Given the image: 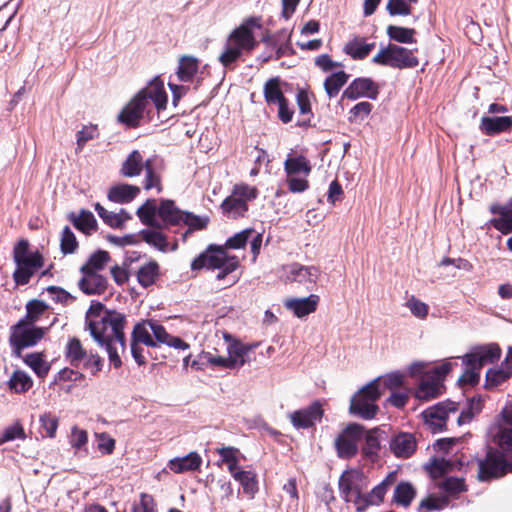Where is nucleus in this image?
Masks as SVG:
<instances>
[{
    "mask_svg": "<svg viewBox=\"0 0 512 512\" xmlns=\"http://www.w3.org/2000/svg\"><path fill=\"white\" fill-rule=\"evenodd\" d=\"M25 363L36 373L38 377H45L49 370L50 364L42 353H30L24 358Z\"/></svg>",
    "mask_w": 512,
    "mask_h": 512,
    "instance_id": "45",
    "label": "nucleus"
},
{
    "mask_svg": "<svg viewBox=\"0 0 512 512\" xmlns=\"http://www.w3.org/2000/svg\"><path fill=\"white\" fill-rule=\"evenodd\" d=\"M390 449L396 457L407 458L415 452V437L410 433L401 432L391 439Z\"/></svg>",
    "mask_w": 512,
    "mask_h": 512,
    "instance_id": "22",
    "label": "nucleus"
},
{
    "mask_svg": "<svg viewBox=\"0 0 512 512\" xmlns=\"http://www.w3.org/2000/svg\"><path fill=\"white\" fill-rule=\"evenodd\" d=\"M512 374V365L505 360L500 367L491 368L486 372V386L496 387L506 381Z\"/></svg>",
    "mask_w": 512,
    "mask_h": 512,
    "instance_id": "37",
    "label": "nucleus"
},
{
    "mask_svg": "<svg viewBox=\"0 0 512 512\" xmlns=\"http://www.w3.org/2000/svg\"><path fill=\"white\" fill-rule=\"evenodd\" d=\"M379 65L389 66L397 69L414 68L418 66L419 60L413 50L395 44H389L382 48L372 59Z\"/></svg>",
    "mask_w": 512,
    "mask_h": 512,
    "instance_id": "11",
    "label": "nucleus"
},
{
    "mask_svg": "<svg viewBox=\"0 0 512 512\" xmlns=\"http://www.w3.org/2000/svg\"><path fill=\"white\" fill-rule=\"evenodd\" d=\"M312 94L305 89H299L296 95V102L299 109L300 119L296 124L300 127H307L310 125L313 117L311 109Z\"/></svg>",
    "mask_w": 512,
    "mask_h": 512,
    "instance_id": "29",
    "label": "nucleus"
},
{
    "mask_svg": "<svg viewBox=\"0 0 512 512\" xmlns=\"http://www.w3.org/2000/svg\"><path fill=\"white\" fill-rule=\"evenodd\" d=\"M512 128V118L509 116L483 117L480 129L486 135H495L509 131Z\"/></svg>",
    "mask_w": 512,
    "mask_h": 512,
    "instance_id": "28",
    "label": "nucleus"
},
{
    "mask_svg": "<svg viewBox=\"0 0 512 512\" xmlns=\"http://www.w3.org/2000/svg\"><path fill=\"white\" fill-rule=\"evenodd\" d=\"M257 195L256 187L244 183L236 184L231 194L221 204L223 214L229 218L243 216L248 210L247 203L255 199Z\"/></svg>",
    "mask_w": 512,
    "mask_h": 512,
    "instance_id": "10",
    "label": "nucleus"
},
{
    "mask_svg": "<svg viewBox=\"0 0 512 512\" xmlns=\"http://www.w3.org/2000/svg\"><path fill=\"white\" fill-rule=\"evenodd\" d=\"M312 166L304 155L290 153V192L302 193L309 188V180L292 179V174L310 175Z\"/></svg>",
    "mask_w": 512,
    "mask_h": 512,
    "instance_id": "17",
    "label": "nucleus"
},
{
    "mask_svg": "<svg viewBox=\"0 0 512 512\" xmlns=\"http://www.w3.org/2000/svg\"><path fill=\"white\" fill-rule=\"evenodd\" d=\"M139 237L147 244L162 252H166L169 248L166 237L158 230L143 229L139 232Z\"/></svg>",
    "mask_w": 512,
    "mask_h": 512,
    "instance_id": "43",
    "label": "nucleus"
},
{
    "mask_svg": "<svg viewBox=\"0 0 512 512\" xmlns=\"http://www.w3.org/2000/svg\"><path fill=\"white\" fill-rule=\"evenodd\" d=\"M70 219L74 226L85 234L96 231L97 221L93 213L88 210H81L79 215H71Z\"/></svg>",
    "mask_w": 512,
    "mask_h": 512,
    "instance_id": "41",
    "label": "nucleus"
},
{
    "mask_svg": "<svg viewBox=\"0 0 512 512\" xmlns=\"http://www.w3.org/2000/svg\"><path fill=\"white\" fill-rule=\"evenodd\" d=\"M386 9L392 16H406L411 13V6L405 0H388Z\"/></svg>",
    "mask_w": 512,
    "mask_h": 512,
    "instance_id": "62",
    "label": "nucleus"
},
{
    "mask_svg": "<svg viewBox=\"0 0 512 512\" xmlns=\"http://www.w3.org/2000/svg\"><path fill=\"white\" fill-rule=\"evenodd\" d=\"M222 338L226 344L227 356H220L213 353L204 354L201 359L205 360L212 367L221 369H239L248 361V355L255 347L234 338L228 332H221Z\"/></svg>",
    "mask_w": 512,
    "mask_h": 512,
    "instance_id": "6",
    "label": "nucleus"
},
{
    "mask_svg": "<svg viewBox=\"0 0 512 512\" xmlns=\"http://www.w3.org/2000/svg\"><path fill=\"white\" fill-rule=\"evenodd\" d=\"M459 410V404L455 402H440L425 409L421 413V416L428 429L433 433H438L442 432L447 427L448 422H450L452 418H455L458 426L469 423L472 420L473 413L470 409Z\"/></svg>",
    "mask_w": 512,
    "mask_h": 512,
    "instance_id": "5",
    "label": "nucleus"
},
{
    "mask_svg": "<svg viewBox=\"0 0 512 512\" xmlns=\"http://www.w3.org/2000/svg\"><path fill=\"white\" fill-rule=\"evenodd\" d=\"M33 381L25 372L16 371L10 379V387L17 393H23L32 387Z\"/></svg>",
    "mask_w": 512,
    "mask_h": 512,
    "instance_id": "54",
    "label": "nucleus"
},
{
    "mask_svg": "<svg viewBox=\"0 0 512 512\" xmlns=\"http://www.w3.org/2000/svg\"><path fill=\"white\" fill-rule=\"evenodd\" d=\"M375 47V43H367L363 38L355 37L348 41L343 51L353 59H364Z\"/></svg>",
    "mask_w": 512,
    "mask_h": 512,
    "instance_id": "33",
    "label": "nucleus"
},
{
    "mask_svg": "<svg viewBox=\"0 0 512 512\" xmlns=\"http://www.w3.org/2000/svg\"><path fill=\"white\" fill-rule=\"evenodd\" d=\"M132 336L131 352L139 365L145 364V357L142 355V350L138 347V343L151 347H155L158 344H166L180 350L189 348L188 343L178 337L169 335L162 325L151 320L138 323L134 327Z\"/></svg>",
    "mask_w": 512,
    "mask_h": 512,
    "instance_id": "4",
    "label": "nucleus"
},
{
    "mask_svg": "<svg viewBox=\"0 0 512 512\" xmlns=\"http://www.w3.org/2000/svg\"><path fill=\"white\" fill-rule=\"evenodd\" d=\"M317 278L318 270L313 266H303L298 263L290 265V281L314 283Z\"/></svg>",
    "mask_w": 512,
    "mask_h": 512,
    "instance_id": "36",
    "label": "nucleus"
},
{
    "mask_svg": "<svg viewBox=\"0 0 512 512\" xmlns=\"http://www.w3.org/2000/svg\"><path fill=\"white\" fill-rule=\"evenodd\" d=\"M27 314L22 321H29L34 325L36 321H38L43 314H45L48 311L47 305L39 300H32L30 301L27 306Z\"/></svg>",
    "mask_w": 512,
    "mask_h": 512,
    "instance_id": "53",
    "label": "nucleus"
},
{
    "mask_svg": "<svg viewBox=\"0 0 512 512\" xmlns=\"http://www.w3.org/2000/svg\"><path fill=\"white\" fill-rule=\"evenodd\" d=\"M185 225L188 226V230L185 233V236L187 233L196 231V230H202L206 228L209 218L207 216H198L194 215L192 213H183V218L181 220Z\"/></svg>",
    "mask_w": 512,
    "mask_h": 512,
    "instance_id": "56",
    "label": "nucleus"
},
{
    "mask_svg": "<svg viewBox=\"0 0 512 512\" xmlns=\"http://www.w3.org/2000/svg\"><path fill=\"white\" fill-rule=\"evenodd\" d=\"M348 78V74L344 71H338L328 76L324 82V88L328 97H335L341 88L347 83Z\"/></svg>",
    "mask_w": 512,
    "mask_h": 512,
    "instance_id": "44",
    "label": "nucleus"
},
{
    "mask_svg": "<svg viewBox=\"0 0 512 512\" xmlns=\"http://www.w3.org/2000/svg\"><path fill=\"white\" fill-rule=\"evenodd\" d=\"M378 96V86L369 78H357L352 81L344 90L342 97L350 100H356L361 97L376 99Z\"/></svg>",
    "mask_w": 512,
    "mask_h": 512,
    "instance_id": "21",
    "label": "nucleus"
},
{
    "mask_svg": "<svg viewBox=\"0 0 512 512\" xmlns=\"http://www.w3.org/2000/svg\"><path fill=\"white\" fill-rule=\"evenodd\" d=\"M66 357L74 366H78L87 358V354L78 339L69 340L66 347Z\"/></svg>",
    "mask_w": 512,
    "mask_h": 512,
    "instance_id": "47",
    "label": "nucleus"
},
{
    "mask_svg": "<svg viewBox=\"0 0 512 512\" xmlns=\"http://www.w3.org/2000/svg\"><path fill=\"white\" fill-rule=\"evenodd\" d=\"M216 453L220 456L219 465H226L231 476L242 469L239 466L240 451L238 448L233 446H224L217 448Z\"/></svg>",
    "mask_w": 512,
    "mask_h": 512,
    "instance_id": "31",
    "label": "nucleus"
},
{
    "mask_svg": "<svg viewBox=\"0 0 512 512\" xmlns=\"http://www.w3.org/2000/svg\"><path fill=\"white\" fill-rule=\"evenodd\" d=\"M501 349L497 344H488L475 347L470 353L462 357L466 366H472L482 369L484 365L494 363L499 360Z\"/></svg>",
    "mask_w": 512,
    "mask_h": 512,
    "instance_id": "16",
    "label": "nucleus"
},
{
    "mask_svg": "<svg viewBox=\"0 0 512 512\" xmlns=\"http://www.w3.org/2000/svg\"><path fill=\"white\" fill-rule=\"evenodd\" d=\"M140 192V188L130 184H117L108 191V199L115 203L131 202Z\"/></svg>",
    "mask_w": 512,
    "mask_h": 512,
    "instance_id": "30",
    "label": "nucleus"
},
{
    "mask_svg": "<svg viewBox=\"0 0 512 512\" xmlns=\"http://www.w3.org/2000/svg\"><path fill=\"white\" fill-rule=\"evenodd\" d=\"M253 233H255L253 229H245L235 234L226 241L224 248L239 249L244 247L247 240L252 237Z\"/></svg>",
    "mask_w": 512,
    "mask_h": 512,
    "instance_id": "60",
    "label": "nucleus"
},
{
    "mask_svg": "<svg viewBox=\"0 0 512 512\" xmlns=\"http://www.w3.org/2000/svg\"><path fill=\"white\" fill-rule=\"evenodd\" d=\"M158 212L155 201L148 200L142 206H140L137 210V215L141 222L148 226L155 225V215Z\"/></svg>",
    "mask_w": 512,
    "mask_h": 512,
    "instance_id": "52",
    "label": "nucleus"
},
{
    "mask_svg": "<svg viewBox=\"0 0 512 512\" xmlns=\"http://www.w3.org/2000/svg\"><path fill=\"white\" fill-rule=\"evenodd\" d=\"M493 441L504 451L512 450V427L499 425L492 431Z\"/></svg>",
    "mask_w": 512,
    "mask_h": 512,
    "instance_id": "49",
    "label": "nucleus"
},
{
    "mask_svg": "<svg viewBox=\"0 0 512 512\" xmlns=\"http://www.w3.org/2000/svg\"><path fill=\"white\" fill-rule=\"evenodd\" d=\"M443 391V383H440L432 378V376L425 373L418 388L416 389L415 396L419 400L429 401L442 395Z\"/></svg>",
    "mask_w": 512,
    "mask_h": 512,
    "instance_id": "24",
    "label": "nucleus"
},
{
    "mask_svg": "<svg viewBox=\"0 0 512 512\" xmlns=\"http://www.w3.org/2000/svg\"><path fill=\"white\" fill-rule=\"evenodd\" d=\"M323 415L322 405L319 402H314L290 414V421L296 429H310L321 421Z\"/></svg>",
    "mask_w": 512,
    "mask_h": 512,
    "instance_id": "18",
    "label": "nucleus"
},
{
    "mask_svg": "<svg viewBox=\"0 0 512 512\" xmlns=\"http://www.w3.org/2000/svg\"><path fill=\"white\" fill-rule=\"evenodd\" d=\"M320 297L316 294H310L307 297L290 298V310L293 314L302 319L314 313L319 305Z\"/></svg>",
    "mask_w": 512,
    "mask_h": 512,
    "instance_id": "23",
    "label": "nucleus"
},
{
    "mask_svg": "<svg viewBox=\"0 0 512 512\" xmlns=\"http://www.w3.org/2000/svg\"><path fill=\"white\" fill-rule=\"evenodd\" d=\"M439 490L443 491L445 496L451 498H457L459 494L467 490L464 480L457 477H448L437 483Z\"/></svg>",
    "mask_w": 512,
    "mask_h": 512,
    "instance_id": "39",
    "label": "nucleus"
},
{
    "mask_svg": "<svg viewBox=\"0 0 512 512\" xmlns=\"http://www.w3.org/2000/svg\"><path fill=\"white\" fill-rule=\"evenodd\" d=\"M339 491L346 502H353L357 508L363 499L364 490L368 486V480L363 471L349 469L344 471L339 478Z\"/></svg>",
    "mask_w": 512,
    "mask_h": 512,
    "instance_id": "12",
    "label": "nucleus"
},
{
    "mask_svg": "<svg viewBox=\"0 0 512 512\" xmlns=\"http://www.w3.org/2000/svg\"><path fill=\"white\" fill-rule=\"evenodd\" d=\"M110 261L109 253L106 251H98L91 255L88 262L82 267V271L96 272L102 270Z\"/></svg>",
    "mask_w": 512,
    "mask_h": 512,
    "instance_id": "51",
    "label": "nucleus"
},
{
    "mask_svg": "<svg viewBox=\"0 0 512 512\" xmlns=\"http://www.w3.org/2000/svg\"><path fill=\"white\" fill-rule=\"evenodd\" d=\"M450 503L449 496L430 494L421 501V507L429 510H442L448 507Z\"/></svg>",
    "mask_w": 512,
    "mask_h": 512,
    "instance_id": "55",
    "label": "nucleus"
},
{
    "mask_svg": "<svg viewBox=\"0 0 512 512\" xmlns=\"http://www.w3.org/2000/svg\"><path fill=\"white\" fill-rule=\"evenodd\" d=\"M229 257L230 255L227 254L224 247L210 245L191 262L190 267L192 271H199L204 268L207 270H216L220 268L223 262Z\"/></svg>",
    "mask_w": 512,
    "mask_h": 512,
    "instance_id": "15",
    "label": "nucleus"
},
{
    "mask_svg": "<svg viewBox=\"0 0 512 512\" xmlns=\"http://www.w3.org/2000/svg\"><path fill=\"white\" fill-rule=\"evenodd\" d=\"M159 275V264L154 260H150L139 268L137 280L142 287H149L156 282Z\"/></svg>",
    "mask_w": 512,
    "mask_h": 512,
    "instance_id": "35",
    "label": "nucleus"
},
{
    "mask_svg": "<svg viewBox=\"0 0 512 512\" xmlns=\"http://www.w3.org/2000/svg\"><path fill=\"white\" fill-rule=\"evenodd\" d=\"M48 327H36L29 321L20 320L12 327L11 345L18 351L37 344L44 336Z\"/></svg>",
    "mask_w": 512,
    "mask_h": 512,
    "instance_id": "13",
    "label": "nucleus"
},
{
    "mask_svg": "<svg viewBox=\"0 0 512 512\" xmlns=\"http://www.w3.org/2000/svg\"><path fill=\"white\" fill-rule=\"evenodd\" d=\"M183 211H180L173 201L164 200L158 208V215L167 224L175 225L181 223Z\"/></svg>",
    "mask_w": 512,
    "mask_h": 512,
    "instance_id": "38",
    "label": "nucleus"
},
{
    "mask_svg": "<svg viewBox=\"0 0 512 512\" xmlns=\"http://www.w3.org/2000/svg\"><path fill=\"white\" fill-rule=\"evenodd\" d=\"M156 157L143 160L138 150L132 151L121 167V173L125 177L139 176L142 170H145L144 188L151 190L155 188L157 192H161L160 164Z\"/></svg>",
    "mask_w": 512,
    "mask_h": 512,
    "instance_id": "8",
    "label": "nucleus"
},
{
    "mask_svg": "<svg viewBox=\"0 0 512 512\" xmlns=\"http://www.w3.org/2000/svg\"><path fill=\"white\" fill-rule=\"evenodd\" d=\"M198 59L193 56H183L179 59L177 75L180 81L189 82L198 71Z\"/></svg>",
    "mask_w": 512,
    "mask_h": 512,
    "instance_id": "40",
    "label": "nucleus"
},
{
    "mask_svg": "<svg viewBox=\"0 0 512 512\" xmlns=\"http://www.w3.org/2000/svg\"><path fill=\"white\" fill-rule=\"evenodd\" d=\"M281 85L282 82L279 77L270 78L264 85V96L268 104H275L278 106L280 119L284 123H288L286 99Z\"/></svg>",
    "mask_w": 512,
    "mask_h": 512,
    "instance_id": "19",
    "label": "nucleus"
},
{
    "mask_svg": "<svg viewBox=\"0 0 512 512\" xmlns=\"http://www.w3.org/2000/svg\"><path fill=\"white\" fill-rule=\"evenodd\" d=\"M2 433L6 442L16 439L24 440L26 438L25 430L19 422H15L12 425L7 426Z\"/></svg>",
    "mask_w": 512,
    "mask_h": 512,
    "instance_id": "63",
    "label": "nucleus"
},
{
    "mask_svg": "<svg viewBox=\"0 0 512 512\" xmlns=\"http://www.w3.org/2000/svg\"><path fill=\"white\" fill-rule=\"evenodd\" d=\"M391 481L389 478L384 479L381 483H379L377 486H375L371 492L364 493L363 499H361V502L358 507V511L364 510L369 505H379L383 499L385 494L388 491L389 486L391 485Z\"/></svg>",
    "mask_w": 512,
    "mask_h": 512,
    "instance_id": "32",
    "label": "nucleus"
},
{
    "mask_svg": "<svg viewBox=\"0 0 512 512\" xmlns=\"http://www.w3.org/2000/svg\"><path fill=\"white\" fill-rule=\"evenodd\" d=\"M168 96L164 84L155 78L146 87L141 89L130 102H128L118 115L119 122L129 127H136L143 118L153 119L157 113L160 121L167 118L162 113L166 110Z\"/></svg>",
    "mask_w": 512,
    "mask_h": 512,
    "instance_id": "2",
    "label": "nucleus"
},
{
    "mask_svg": "<svg viewBox=\"0 0 512 512\" xmlns=\"http://www.w3.org/2000/svg\"><path fill=\"white\" fill-rule=\"evenodd\" d=\"M202 458L197 452H190L184 457H176L168 462V467L174 473L180 474L196 471L200 468Z\"/></svg>",
    "mask_w": 512,
    "mask_h": 512,
    "instance_id": "25",
    "label": "nucleus"
},
{
    "mask_svg": "<svg viewBox=\"0 0 512 512\" xmlns=\"http://www.w3.org/2000/svg\"><path fill=\"white\" fill-rule=\"evenodd\" d=\"M78 243L74 233L69 227H65L61 235V250L63 253H73L77 248Z\"/></svg>",
    "mask_w": 512,
    "mask_h": 512,
    "instance_id": "61",
    "label": "nucleus"
},
{
    "mask_svg": "<svg viewBox=\"0 0 512 512\" xmlns=\"http://www.w3.org/2000/svg\"><path fill=\"white\" fill-rule=\"evenodd\" d=\"M364 437V428L359 424L348 425L335 439V448L340 458H351L358 452V445Z\"/></svg>",
    "mask_w": 512,
    "mask_h": 512,
    "instance_id": "14",
    "label": "nucleus"
},
{
    "mask_svg": "<svg viewBox=\"0 0 512 512\" xmlns=\"http://www.w3.org/2000/svg\"><path fill=\"white\" fill-rule=\"evenodd\" d=\"M387 35L391 40L399 43L412 44L415 43V30L401 26L389 25L387 27Z\"/></svg>",
    "mask_w": 512,
    "mask_h": 512,
    "instance_id": "46",
    "label": "nucleus"
},
{
    "mask_svg": "<svg viewBox=\"0 0 512 512\" xmlns=\"http://www.w3.org/2000/svg\"><path fill=\"white\" fill-rule=\"evenodd\" d=\"M69 443L75 453H87L88 433L86 430L73 426L69 435Z\"/></svg>",
    "mask_w": 512,
    "mask_h": 512,
    "instance_id": "48",
    "label": "nucleus"
},
{
    "mask_svg": "<svg viewBox=\"0 0 512 512\" xmlns=\"http://www.w3.org/2000/svg\"><path fill=\"white\" fill-rule=\"evenodd\" d=\"M415 497V490L409 483H400L394 490V501L404 507H408Z\"/></svg>",
    "mask_w": 512,
    "mask_h": 512,
    "instance_id": "50",
    "label": "nucleus"
},
{
    "mask_svg": "<svg viewBox=\"0 0 512 512\" xmlns=\"http://www.w3.org/2000/svg\"><path fill=\"white\" fill-rule=\"evenodd\" d=\"M83 278L79 281L80 289L86 294H101L106 290V279L96 272L82 271Z\"/></svg>",
    "mask_w": 512,
    "mask_h": 512,
    "instance_id": "27",
    "label": "nucleus"
},
{
    "mask_svg": "<svg viewBox=\"0 0 512 512\" xmlns=\"http://www.w3.org/2000/svg\"><path fill=\"white\" fill-rule=\"evenodd\" d=\"M86 321L91 336L105 348L110 362L114 367H120V353L125 351L124 315L106 309L100 302H92L86 313Z\"/></svg>",
    "mask_w": 512,
    "mask_h": 512,
    "instance_id": "1",
    "label": "nucleus"
},
{
    "mask_svg": "<svg viewBox=\"0 0 512 512\" xmlns=\"http://www.w3.org/2000/svg\"><path fill=\"white\" fill-rule=\"evenodd\" d=\"M243 488V492L251 497L258 491L256 474L251 470L240 469L232 476Z\"/></svg>",
    "mask_w": 512,
    "mask_h": 512,
    "instance_id": "42",
    "label": "nucleus"
},
{
    "mask_svg": "<svg viewBox=\"0 0 512 512\" xmlns=\"http://www.w3.org/2000/svg\"><path fill=\"white\" fill-rule=\"evenodd\" d=\"M512 473V464L507 463L502 456L488 454L484 462L480 464L481 480L499 478L506 473Z\"/></svg>",
    "mask_w": 512,
    "mask_h": 512,
    "instance_id": "20",
    "label": "nucleus"
},
{
    "mask_svg": "<svg viewBox=\"0 0 512 512\" xmlns=\"http://www.w3.org/2000/svg\"><path fill=\"white\" fill-rule=\"evenodd\" d=\"M405 306L409 309V311L419 319H425L429 313V306L417 299L415 296H411L407 301Z\"/></svg>",
    "mask_w": 512,
    "mask_h": 512,
    "instance_id": "57",
    "label": "nucleus"
},
{
    "mask_svg": "<svg viewBox=\"0 0 512 512\" xmlns=\"http://www.w3.org/2000/svg\"><path fill=\"white\" fill-rule=\"evenodd\" d=\"M13 258L16 269L13 273L17 285L27 284L31 277L44 266V257L38 250L30 249L29 242L20 240L14 247Z\"/></svg>",
    "mask_w": 512,
    "mask_h": 512,
    "instance_id": "7",
    "label": "nucleus"
},
{
    "mask_svg": "<svg viewBox=\"0 0 512 512\" xmlns=\"http://www.w3.org/2000/svg\"><path fill=\"white\" fill-rule=\"evenodd\" d=\"M39 421L45 435L54 438L58 429V418L51 413H46L40 416Z\"/></svg>",
    "mask_w": 512,
    "mask_h": 512,
    "instance_id": "58",
    "label": "nucleus"
},
{
    "mask_svg": "<svg viewBox=\"0 0 512 512\" xmlns=\"http://www.w3.org/2000/svg\"><path fill=\"white\" fill-rule=\"evenodd\" d=\"M379 385V382L374 380L360 389L351 399L350 413L363 419L374 418L378 411L376 402L382 394Z\"/></svg>",
    "mask_w": 512,
    "mask_h": 512,
    "instance_id": "9",
    "label": "nucleus"
},
{
    "mask_svg": "<svg viewBox=\"0 0 512 512\" xmlns=\"http://www.w3.org/2000/svg\"><path fill=\"white\" fill-rule=\"evenodd\" d=\"M490 211L493 214H499V218H494L489 221V224L494 228L508 234L512 232V214L510 212L509 203L507 205L493 204L490 206Z\"/></svg>",
    "mask_w": 512,
    "mask_h": 512,
    "instance_id": "26",
    "label": "nucleus"
},
{
    "mask_svg": "<svg viewBox=\"0 0 512 512\" xmlns=\"http://www.w3.org/2000/svg\"><path fill=\"white\" fill-rule=\"evenodd\" d=\"M95 210L97 211L98 215L103 219V221L113 228L122 227L125 224V222L131 218L129 213L124 209H121L118 213H115L106 210L99 203L95 204Z\"/></svg>",
    "mask_w": 512,
    "mask_h": 512,
    "instance_id": "34",
    "label": "nucleus"
},
{
    "mask_svg": "<svg viewBox=\"0 0 512 512\" xmlns=\"http://www.w3.org/2000/svg\"><path fill=\"white\" fill-rule=\"evenodd\" d=\"M372 110V104L366 101L357 103L354 107H352L349 111V121L357 122L366 118Z\"/></svg>",
    "mask_w": 512,
    "mask_h": 512,
    "instance_id": "59",
    "label": "nucleus"
},
{
    "mask_svg": "<svg viewBox=\"0 0 512 512\" xmlns=\"http://www.w3.org/2000/svg\"><path fill=\"white\" fill-rule=\"evenodd\" d=\"M155 501L152 496L148 494H141L140 502L133 506L132 512H156Z\"/></svg>",
    "mask_w": 512,
    "mask_h": 512,
    "instance_id": "64",
    "label": "nucleus"
},
{
    "mask_svg": "<svg viewBox=\"0 0 512 512\" xmlns=\"http://www.w3.org/2000/svg\"><path fill=\"white\" fill-rule=\"evenodd\" d=\"M262 26L258 17L245 19L238 27L228 35L222 53L219 55V62L225 68H231L241 56L250 53L258 45L255 37V30Z\"/></svg>",
    "mask_w": 512,
    "mask_h": 512,
    "instance_id": "3",
    "label": "nucleus"
}]
</instances>
